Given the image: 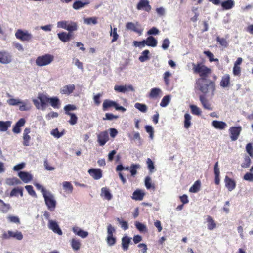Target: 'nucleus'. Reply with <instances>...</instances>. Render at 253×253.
Instances as JSON below:
<instances>
[{"label": "nucleus", "instance_id": "nucleus-1", "mask_svg": "<svg viewBox=\"0 0 253 253\" xmlns=\"http://www.w3.org/2000/svg\"><path fill=\"white\" fill-rule=\"evenodd\" d=\"M193 70L195 74H198L201 77L196 81V88L203 93L204 94L200 96V100L203 106L206 108V66L202 63L197 65L193 64Z\"/></svg>", "mask_w": 253, "mask_h": 253}, {"label": "nucleus", "instance_id": "nucleus-2", "mask_svg": "<svg viewBox=\"0 0 253 253\" xmlns=\"http://www.w3.org/2000/svg\"><path fill=\"white\" fill-rule=\"evenodd\" d=\"M42 192L44 198L45 204L48 210L50 211H54L56 202L53 195L50 192H47L43 188L42 189Z\"/></svg>", "mask_w": 253, "mask_h": 253}, {"label": "nucleus", "instance_id": "nucleus-3", "mask_svg": "<svg viewBox=\"0 0 253 253\" xmlns=\"http://www.w3.org/2000/svg\"><path fill=\"white\" fill-rule=\"evenodd\" d=\"M38 98L40 102L36 99H34L32 100L36 108L38 109H40V108L42 109L45 108L47 103H49V97L43 93H39Z\"/></svg>", "mask_w": 253, "mask_h": 253}, {"label": "nucleus", "instance_id": "nucleus-4", "mask_svg": "<svg viewBox=\"0 0 253 253\" xmlns=\"http://www.w3.org/2000/svg\"><path fill=\"white\" fill-rule=\"evenodd\" d=\"M57 27L66 29L71 33L78 29L77 23L72 21H59L57 23Z\"/></svg>", "mask_w": 253, "mask_h": 253}, {"label": "nucleus", "instance_id": "nucleus-5", "mask_svg": "<svg viewBox=\"0 0 253 253\" xmlns=\"http://www.w3.org/2000/svg\"><path fill=\"white\" fill-rule=\"evenodd\" d=\"M54 60V56L49 54L38 56L36 60V64L38 66H44L50 64Z\"/></svg>", "mask_w": 253, "mask_h": 253}, {"label": "nucleus", "instance_id": "nucleus-6", "mask_svg": "<svg viewBox=\"0 0 253 253\" xmlns=\"http://www.w3.org/2000/svg\"><path fill=\"white\" fill-rule=\"evenodd\" d=\"M111 107H114L116 110H120L122 112H124L126 110L124 107L119 106V105L114 101L109 99L105 100L102 105L103 111H106Z\"/></svg>", "mask_w": 253, "mask_h": 253}, {"label": "nucleus", "instance_id": "nucleus-7", "mask_svg": "<svg viewBox=\"0 0 253 253\" xmlns=\"http://www.w3.org/2000/svg\"><path fill=\"white\" fill-rule=\"evenodd\" d=\"M136 9L138 10H143L147 12H150L152 7L150 5L148 0H140L137 4Z\"/></svg>", "mask_w": 253, "mask_h": 253}, {"label": "nucleus", "instance_id": "nucleus-8", "mask_svg": "<svg viewBox=\"0 0 253 253\" xmlns=\"http://www.w3.org/2000/svg\"><path fill=\"white\" fill-rule=\"evenodd\" d=\"M10 238H13L18 240H21L23 238V236L21 232L18 231L15 232L8 231L2 234L3 239H7Z\"/></svg>", "mask_w": 253, "mask_h": 253}, {"label": "nucleus", "instance_id": "nucleus-9", "mask_svg": "<svg viewBox=\"0 0 253 253\" xmlns=\"http://www.w3.org/2000/svg\"><path fill=\"white\" fill-rule=\"evenodd\" d=\"M15 36L18 39L22 41H29L32 38V36L27 31H23L21 29H18L15 33Z\"/></svg>", "mask_w": 253, "mask_h": 253}, {"label": "nucleus", "instance_id": "nucleus-10", "mask_svg": "<svg viewBox=\"0 0 253 253\" xmlns=\"http://www.w3.org/2000/svg\"><path fill=\"white\" fill-rule=\"evenodd\" d=\"M241 130L242 127L241 126H232L229 128V132L232 141H235L238 138Z\"/></svg>", "mask_w": 253, "mask_h": 253}, {"label": "nucleus", "instance_id": "nucleus-11", "mask_svg": "<svg viewBox=\"0 0 253 253\" xmlns=\"http://www.w3.org/2000/svg\"><path fill=\"white\" fill-rule=\"evenodd\" d=\"M12 60V55L7 51H0V63L3 64L10 63Z\"/></svg>", "mask_w": 253, "mask_h": 253}, {"label": "nucleus", "instance_id": "nucleus-12", "mask_svg": "<svg viewBox=\"0 0 253 253\" xmlns=\"http://www.w3.org/2000/svg\"><path fill=\"white\" fill-rule=\"evenodd\" d=\"M139 26L140 25L137 22L136 23V24H134L131 22H129L126 24V28L127 30H131L139 34V35H141L143 32V29L139 28L138 27H139Z\"/></svg>", "mask_w": 253, "mask_h": 253}, {"label": "nucleus", "instance_id": "nucleus-13", "mask_svg": "<svg viewBox=\"0 0 253 253\" xmlns=\"http://www.w3.org/2000/svg\"><path fill=\"white\" fill-rule=\"evenodd\" d=\"M108 140L109 136L107 131L101 132L97 135V142L100 146H104Z\"/></svg>", "mask_w": 253, "mask_h": 253}, {"label": "nucleus", "instance_id": "nucleus-14", "mask_svg": "<svg viewBox=\"0 0 253 253\" xmlns=\"http://www.w3.org/2000/svg\"><path fill=\"white\" fill-rule=\"evenodd\" d=\"M48 227L53 232L58 234L59 235H62V231L55 221L49 220L48 223Z\"/></svg>", "mask_w": 253, "mask_h": 253}, {"label": "nucleus", "instance_id": "nucleus-15", "mask_svg": "<svg viewBox=\"0 0 253 253\" xmlns=\"http://www.w3.org/2000/svg\"><path fill=\"white\" fill-rule=\"evenodd\" d=\"M88 173L95 180H98L102 177V171L99 169H91L88 170Z\"/></svg>", "mask_w": 253, "mask_h": 253}, {"label": "nucleus", "instance_id": "nucleus-16", "mask_svg": "<svg viewBox=\"0 0 253 253\" xmlns=\"http://www.w3.org/2000/svg\"><path fill=\"white\" fill-rule=\"evenodd\" d=\"M75 89V86L74 84H69L63 86L60 89V92L62 94L69 95L71 94Z\"/></svg>", "mask_w": 253, "mask_h": 253}, {"label": "nucleus", "instance_id": "nucleus-17", "mask_svg": "<svg viewBox=\"0 0 253 253\" xmlns=\"http://www.w3.org/2000/svg\"><path fill=\"white\" fill-rule=\"evenodd\" d=\"M114 90L118 92L125 93L128 91H134L132 85H115Z\"/></svg>", "mask_w": 253, "mask_h": 253}, {"label": "nucleus", "instance_id": "nucleus-18", "mask_svg": "<svg viewBox=\"0 0 253 253\" xmlns=\"http://www.w3.org/2000/svg\"><path fill=\"white\" fill-rule=\"evenodd\" d=\"M216 79V77L214 76V81H211L208 82L207 81V93H210L212 95L213 94L214 91L215 89L214 81Z\"/></svg>", "mask_w": 253, "mask_h": 253}, {"label": "nucleus", "instance_id": "nucleus-19", "mask_svg": "<svg viewBox=\"0 0 253 253\" xmlns=\"http://www.w3.org/2000/svg\"><path fill=\"white\" fill-rule=\"evenodd\" d=\"M72 36V33L62 32L58 34L59 39L63 42H67L70 40Z\"/></svg>", "mask_w": 253, "mask_h": 253}, {"label": "nucleus", "instance_id": "nucleus-20", "mask_svg": "<svg viewBox=\"0 0 253 253\" xmlns=\"http://www.w3.org/2000/svg\"><path fill=\"white\" fill-rule=\"evenodd\" d=\"M18 176L26 183H28L32 179V175L27 172L20 171L18 173Z\"/></svg>", "mask_w": 253, "mask_h": 253}, {"label": "nucleus", "instance_id": "nucleus-21", "mask_svg": "<svg viewBox=\"0 0 253 253\" xmlns=\"http://www.w3.org/2000/svg\"><path fill=\"white\" fill-rule=\"evenodd\" d=\"M89 1L88 0H84V2L81 0L76 1L73 4L72 7L75 10H78L88 5Z\"/></svg>", "mask_w": 253, "mask_h": 253}, {"label": "nucleus", "instance_id": "nucleus-22", "mask_svg": "<svg viewBox=\"0 0 253 253\" xmlns=\"http://www.w3.org/2000/svg\"><path fill=\"white\" fill-rule=\"evenodd\" d=\"M225 186L229 191H231L235 189L236 187L235 182L232 179L229 178L227 176L225 178Z\"/></svg>", "mask_w": 253, "mask_h": 253}, {"label": "nucleus", "instance_id": "nucleus-23", "mask_svg": "<svg viewBox=\"0 0 253 253\" xmlns=\"http://www.w3.org/2000/svg\"><path fill=\"white\" fill-rule=\"evenodd\" d=\"M235 5L233 0H227L221 3V5L224 10H229L232 9Z\"/></svg>", "mask_w": 253, "mask_h": 253}, {"label": "nucleus", "instance_id": "nucleus-24", "mask_svg": "<svg viewBox=\"0 0 253 253\" xmlns=\"http://www.w3.org/2000/svg\"><path fill=\"white\" fill-rule=\"evenodd\" d=\"M30 132V129L29 128H25L24 131L23 144L25 146H27L29 145L30 136L29 135V133Z\"/></svg>", "mask_w": 253, "mask_h": 253}, {"label": "nucleus", "instance_id": "nucleus-25", "mask_svg": "<svg viewBox=\"0 0 253 253\" xmlns=\"http://www.w3.org/2000/svg\"><path fill=\"white\" fill-rule=\"evenodd\" d=\"M49 103L55 109H59L60 107V100L57 97H49Z\"/></svg>", "mask_w": 253, "mask_h": 253}, {"label": "nucleus", "instance_id": "nucleus-26", "mask_svg": "<svg viewBox=\"0 0 253 253\" xmlns=\"http://www.w3.org/2000/svg\"><path fill=\"white\" fill-rule=\"evenodd\" d=\"M101 196L108 201L110 200L112 198V195L110 193L109 189L107 187L101 188Z\"/></svg>", "mask_w": 253, "mask_h": 253}, {"label": "nucleus", "instance_id": "nucleus-27", "mask_svg": "<svg viewBox=\"0 0 253 253\" xmlns=\"http://www.w3.org/2000/svg\"><path fill=\"white\" fill-rule=\"evenodd\" d=\"M161 90L159 88H153L151 89L149 97L152 99H156L159 97Z\"/></svg>", "mask_w": 253, "mask_h": 253}, {"label": "nucleus", "instance_id": "nucleus-28", "mask_svg": "<svg viewBox=\"0 0 253 253\" xmlns=\"http://www.w3.org/2000/svg\"><path fill=\"white\" fill-rule=\"evenodd\" d=\"M212 124L215 128L220 130L224 129L227 126V124L223 121L214 120L212 122Z\"/></svg>", "mask_w": 253, "mask_h": 253}, {"label": "nucleus", "instance_id": "nucleus-29", "mask_svg": "<svg viewBox=\"0 0 253 253\" xmlns=\"http://www.w3.org/2000/svg\"><path fill=\"white\" fill-rule=\"evenodd\" d=\"M207 227L208 229L210 230H212L216 228V223L213 220V219L211 217L208 216L207 218Z\"/></svg>", "mask_w": 253, "mask_h": 253}, {"label": "nucleus", "instance_id": "nucleus-30", "mask_svg": "<svg viewBox=\"0 0 253 253\" xmlns=\"http://www.w3.org/2000/svg\"><path fill=\"white\" fill-rule=\"evenodd\" d=\"M131 238L127 236H125L122 238V247L123 250L126 251L128 250Z\"/></svg>", "mask_w": 253, "mask_h": 253}, {"label": "nucleus", "instance_id": "nucleus-31", "mask_svg": "<svg viewBox=\"0 0 253 253\" xmlns=\"http://www.w3.org/2000/svg\"><path fill=\"white\" fill-rule=\"evenodd\" d=\"M145 41V42L146 43V45L148 46L155 47L157 46V41L152 36H149Z\"/></svg>", "mask_w": 253, "mask_h": 253}, {"label": "nucleus", "instance_id": "nucleus-32", "mask_svg": "<svg viewBox=\"0 0 253 253\" xmlns=\"http://www.w3.org/2000/svg\"><path fill=\"white\" fill-rule=\"evenodd\" d=\"M144 195V193L140 190H136L133 192L132 198L135 200L141 201L143 200Z\"/></svg>", "mask_w": 253, "mask_h": 253}, {"label": "nucleus", "instance_id": "nucleus-33", "mask_svg": "<svg viewBox=\"0 0 253 253\" xmlns=\"http://www.w3.org/2000/svg\"><path fill=\"white\" fill-rule=\"evenodd\" d=\"M71 245L74 250L78 251L80 249L81 244L79 240L73 238L71 241Z\"/></svg>", "mask_w": 253, "mask_h": 253}, {"label": "nucleus", "instance_id": "nucleus-34", "mask_svg": "<svg viewBox=\"0 0 253 253\" xmlns=\"http://www.w3.org/2000/svg\"><path fill=\"white\" fill-rule=\"evenodd\" d=\"M150 52L148 50H145L141 53V55L139 57V60L141 62H144L150 59Z\"/></svg>", "mask_w": 253, "mask_h": 253}, {"label": "nucleus", "instance_id": "nucleus-35", "mask_svg": "<svg viewBox=\"0 0 253 253\" xmlns=\"http://www.w3.org/2000/svg\"><path fill=\"white\" fill-rule=\"evenodd\" d=\"M10 121H0V131H7L8 128L10 126Z\"/></svg>", "mask_w": 253, "mask_h": 253}, {"label": "nucleus", "instance_id": "nucleus-36", "mask_svg": "<svg viewBox=\"0 0 253 253\" xmlns=\"http://www.w3.org/2000/svg\"><path fill=\"white\" fill-rule=\"evenodd\" d=\"M214 173L215 175V183L216 185H218L220 182L219 179V169L218 168V162H217L214 165Z\"/></svg>", "mask_w": 253, "mask_h": 253}, {"label": "nucleus", "instance_id": "nucleus-37", "mask_svg": "<svg viewBox=\"0 0 253 253\" xmlns=\"http://www.w3.org/2000/svg\"><path fill=\"white\" fill-rule=\"evenodd\" d=\"M230 83V76L228 74L224 75L220 82V85L223 87L228 86Z\"/></svg>", "mask_w": 253, "mask_h": 253}, {"label": "nucleus", "instance_id": "nucleus-38", "mask_svg": "<svg viewBox=\"0 0 253 253\" xmlns=\"http://www.w3.org/2000/svg\"><path fill=\"white\" fill-rule=\"evenodd\" d=\"M191 116L188 113L184 115V126L185 128L188 129L191 126Z\"/></svg>", "mask_w": 253, "mask_h": 253}, {"label": "nucleus", "instance_id": "nucleus-39", "mask_svg": "<svg viewBox=\"0 0 253 253\" xmlns=\"http://www.w3.org/2000/svg\"><path fill=\"white\" fill-rule=\"evenodd\" d=\"M0 203L1 205L0 207V211L3 213H7L10 209V205L9 204H6L4 201L0 199Z\"/></svg>", "mask_w": 253, "mask_h": 253}, {"label": "nucleus", "instance_id": "nucleus-40", "mask_svg": "<svg viewBox=\"0 0 253 253\" xmlns=\"http://www.w3.org/2000/svg\"><path fill=\"white\" fill-rule=\"evenodd\" d=\"M19 194L21 196H23V188H15L13 189L10 193V196H16Z\"/></svg>", "mask_w": 253, "mask_h": 253}, {"label": "nucleus", "instance_id": "nucleus-41", "mask_svg": "<svg viewBox=\"0 0 253 253\" xmlns=\"http://www.w3.org/2000/svg\"><path fill=\"white\" fill-rule=\"evenodd\" d=\"M63 189L68 191V193H71L73 190V186L70 182L65 181L63 182Z\"/></svg>", "mask_w": 253, "mask_h": 253}, {"label": "nucleus", "instance_id": "nucleus-42", "mask_svg": "<svg viewBox=\"0 0 253 253\" xmlns=\"http://www.w3.org/2000/svg\"><path fill=\"white\" fill-rule=\"evenodd\" d=\"M200 182L199 180L196 181L194 184L190 187L189 191L190 192L196 193L197 192L200 188Z\"/></svg>", "mask_w": 253, "mask_h": 253}, {"label": "nucleus", "instance_id": "nucleus-43", "mask_svg": "<svg viewBox=\"0 0 253 253\" xmlns=\"http://www.w3.org/2000/svg\"><path fill=\"white\" fill-rule=\"evenodd\" d=\"M190 108L191 109V112L192 114L200 116L201 114V111L199 107H198L196 105H190Z\"/></svg>", "mask_w": 253, "mask_h": 253}, {"label": "nucleus", "instance_id": "nucleus-44", "mask_svg": "<svg viewBox=\"0 0 253 253\" xmlns=\"http://www.w3.org/2000/svg\"><path fill=\"white\" fill-rule=\"evenodd\" d=\"M145 185L147 189H155V186L151 183V178L149 176H147L145 179Z\"/></svg>", "mask_w": 253, "mask_h": 253}, {"label": "nucleus", "instance_id": "nucleus-45", "mask_svg": "<svg viewBox=\"0 0 253 253\" xmlns=\"http://www.w3.org/2000/svg\"><path fill=\"white\" fill-rule=\"evenodd\" d=\"M110 27H111V32H110V34L111 36L113 37L111 42H114L117 40V39H118V37H119V35L117 32V28H114L112 29L111 26H110Z\"/></svg>", "mask_w": 253, "mask_h": 253}, {"label": "nucleus", "instance_id": "nucleus-46", "mask_svg": "<svg viewBox=\"0 0 253 253\" xmlns=\"http://www.w3.org/2000/svg\"><path fill=\"white\" fill-rule=\"evenodd\" d=\"M67 115L70 116V119L68 121L70 125H74L77 123L78 117L74 113H67Z\"/></svg>", "mask_w": 253, "mask_h": 253}, {"label": "nucleus", "instance_id": "nucleus-47", "mask_svg": "<svg viewBox=\"0 0 253 253\" xmlns=\"http://www.w3.org/2000/svg\"><path fill=\"white\" fill-rule=\"evenodd\" d=\"M44 166L47 170H53L55 169V164L53 163L49 162L47 159L44 161Z\"/></svg>", "mask_w": 253, "mask_h": 253}, {"label": "nucleus", "instance_id": "nucleus-48", "mask_svg": "<svg viewBox=\"0 0 253 253\" xmlns=\"http://www.w3.org/2000/svg\"><path fill=\"white\" fill-rule=\"evenodd\" d=\"M170 101V98L169 95L165 96L163 98L160 105L161 107H165L169 104Z\"/></svg>", "mask_w": 253, "mask_h": 253}, {"label": "nucleus", "instance_id": "nucleus-49", "mask_svg": "<svg viewBox=\"0 0 253 253\" xmlns=\"http://www.w3.org/2000/svg\"><path fill=\"white\" fill-rule=\"evenodd\" d=\"M135 107L142 112H146L147 110V107L145 104L140 103H136L134 105Z\"/></svg>", "mask_w": 253, "mask_h": 253}, {"label": "nucleus", "instance_id": "nucleus-50", "mask_svg": "<svg viewBox=\"0 0 253 253\" xmlns=\"http://www.w3.org/2000/svg\"><path fill=\"white\" fill-rule=\"evenodd\" d=\"M106 241L109 246H112L115 244L116 242V238L114 237L113 235L107 236L106 238Z\"/></svg>", "mask_w": 253, "mask_h": 253}, {"label": "nucleus", "instance_id": "nucleus-51", "mask_svg": "<svg viewBox=\"0 0 253 253\" xmlns=\"http://www.w3.org/2000/svg\"><path fill=\"white\" fill-rule=\"evenodd\" d=\"M64 109L65 114L67 115V113H71L70 111L76 110L77 107L74 105L68 104L64 106Z\"/></svg>", "mask_w": 253, "mask_h": 253}, {"label": "nucleus", "instance_id": "nucleus-52", "mask_svg": "<svg viewBox=\"0 0 253 253\" xmlns=\"http://www.w3.org/2000/svg\"><path fill=\"white\" fill-rule=\"evenodd\" d=\"M7 183L9 185H14L20 184L21 181L18 178L14 177L12 178L8 179L7 181Z\"/></svg>", "mask_w": 253, "mask_h": 253}, {"label": "nucleus", "instance_id": "nucleus-53", "mask_svg": "<svg viewBox=\"0 0 253 253\" xmlns=\"http://www.w3.org/2000/svg\"><path fill=\"white\" fill-rule=\"evenodd\" d=\"M135 225L136 228L140 232H145L147 231L146 226L144 224L139 222L136 221L135 223Z\"/></svg>", "mask_w": 253, "mask_h": 253}, {"label": "nucleus", "instance_id": "nucleus-54", "mask_svg": "<svg viewBox=\"0 0 253 253\" xmlns=\"http://www.w3.org/2000/svg\"><path fill=\"white\" fill-rule=\"evenodd\" d=\"M216 41L221 46L225 47H227L228 42L225 38H220L219 36H217L216 38Z\"/></svg>", "mask_w": 253, "mask_h": 253}, {"label": "nucleus", "instance_id": "nucleus-55", "mask_svg": "<svg viewBox=\"0 0 253 253\" xmlns=\"http://www.w3.org/2000/svg\"><path fill=\"white\" fill-rule=\"evenodd\" d=\"M171 76V74L169 72L166 71L164 74V80L166 85L169 84V78Z\"/></svg>", "mask_w": 253, "mask_h": 253}, {"label": "nucleus", "instance_id": "nucleus-56", "mask_svg": "<svg viewBox=\"0 0 253 253\" xmlns=\"http://www.w3.org/2000/svg\"><path fill=\"white\" fill-rule=\"evenodd\" d=\"M51 134L52 135H53L55 138H59L60 137H61L63 135V132H60L58 131V128H55V129H53L51 131Z\"/></svg>", "mask_w": 253, "mask_h": 253}, {"label": "nucleus", "instance_id": "nucleus-57", "mask_svg": "<svg viewBox=\"0 0 253 253\" xmlns=\"http://www.w3.org/2000/svg\"><path fill=\"white\" fill-rule=\"evenodd\" d=\"M145 130L150 135V137L152 139L154 136V129L151 126L146 125L145 126Z\"/></svg>", "mask_w": 253, "mask_h": 253}, {"label": "nucleus", "instance_id": "nucleus-58", "mask_svg": "<svg viewBox=\"0 0 253 253\" xmlns=\"http://www.w3.org/2000/svg\"><path fill=\"white\" fill-rule=\"evenodd\" d=\"M25 188L30 195L34 197H36V193L33 189L32 186L26 185Z\"/></svg>", "mask_w": 253, "mask_h": 253}, {"label": "nucleus", "instance_id": "nucleus-59", "mask_svg": "<svg viewBox=\"0 0 253 253\" xmlns=\"http://www.w3.org/2000/svg\"><path fill=\"white\" fill-rule=\"evenodd\" d=\"M117 220L119 222L121 226V227L125 230L128 228V223L126 221L121 220L120 218H117Z\"/></svg>", "mask_w": 253, "mask_h": 253}, {"label": "nucleus", "instance_id": "nucleus-60", "mask_svg": "<svg viewBox=\"0 0 253 253\" xmlns=\"http://www.w3.org/2000/svg\"><path fill=\"white\" fill-rule=\"evenodd\" d=\"M7 103L10 105L14 106L21 104L22 102H21L19 99L11 98L7 100Z\"/></svg>", "mask_w": 253, "mask_h": 253}, {"label": "nucleus", "instance_id": "nucleus-61", "mask_svg": "<svg viewBox=\"0 0 253 253\" xmlns=\"http://www.w3.org/2000/svg\"><path fill=\"white\" fill-rule=\"evenodd\" d=\"M84 21L87 24H96L97 23V18L94 17L87 18L84 20Z\"/></svg>", "mask_w": 253, "mask_h": 253}, {"label": "nucleus", "instance_id": "nucleus-62", "mask_svg": "<svg viewBox=\"0 0 253 253\" xmlns=\"http://www.w3.org/2000/svg\"><path fill=\"white\" fill-rule=\"evenodd\" d=\"M246 149L247 152L249 154V155L251 157H253V149L252 145V144L249 143L247 144L246 147Z\"/></svg>", "mask_w": 253, "mask_h": 253}, {"label": "nucleus", "instance_id": "nucleus-63", "mask_svg": "<svg viewBox=\"0 0 253 253\" xmlns=\"http://www.w3.org/2000/svg\"><path fill=\"white\" fill-rule=\"evenodd\" d=\"M170 44V41L168 38L165 39L163 41L162 47L164 50H166L168 48Z\"/></svg>", "mask_w": 253, "mask_h": 253}, {"label": "nucleus", "instance_id": "nucleus-64", "mask_svg": "<svg viewBox=\"0 0 253 253\" xmlns=\"http://www.w3.org/2000/svg\"><path fill=\"white\" fill-rule=\"evenodd\" d=\"M244 179L246 181L253 182V174L252 173H250V172L246 173L244 176Z\"/></svg>", "mask_w": 253, "mask_h": 253}]
</instances>
